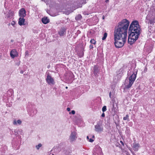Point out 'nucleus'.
I'll use <instances>...</instances> for the list:
<instances>
[{
	"mask_svg": "<svg viewBox=\"0 0 155 155\" xmlns=\"http://www.w3.org/2000/svg\"><path fill=\"white\" fill-rule=\"evenodd\" d=\"M85 14V15H88V14Z\"/></svg>",
	"mask_w": 155,
	"mask_h": 155,
	"instance_id": "nucleus-42",
	"label": "nucleus"
},
{
	"mask_svg": "<svg viewBox=\"0 0 155 155\" xmlns=\"http://www.w3.org/2000/svg\"><path fill=\"white\" fill-rule=\"evenodd\" d=\"M107 36V33L106 32L104 34V36L102 38V40H104L106 38Z\"/></svg>",
	"mask_w": 155,
	"mask_h": 155,
	"instance_id": "nucleus-20",
	"label": "nucleus"
},
{
	"mask_svg": "<svg viewBox=\"0 0 155 155\" xmlns=\"http://www.w3.org/2000/svg\"><path fill=\"white\" fill-rule=\"evenodd\" d=\"M25 54H28V51H26V52H25Z\"/></svg>",
	"mask_w": 155,
	"mask_h": 155,
	"instance_id": "nucleus-40",
	"label": "nucleus"
},
{
	"mask_svg": "<svg viewBox=\"0 0 155 155\" xmlns=\"http://www.w3.org/2000/svg\"><path fill=\"white\" fill-rule=\"evenodd\" d=\"M109 2V0H106L105 2L106 3L108 2Z\"/></svg>",
	"mask_w": 155,
	"mask_h": 155,
	"instance_id": "nucleus-34",
	"label": "nucleus"
},
{
	"mask_svg": "<svg viewBox=\"0 0 155 155\" xmlns=\"http://www.w3.org/2000/svg\"><path fill=\"white\" fill-rule=\"evenodd\" d=\"M67 110L68 111H70L71 110L70 108L69 107L67 108Z\"/></svg>",
	"mask_w": 155,
	"mask_h": 155,
	"instance_id": "nucleus-31",
	"label": "nucleus"
},
{
	"mask_svg": "<svg viewBox=\"0 0 155 155\" xmlns=\"http://www.w3.org/2000/svg\"><path fill=\"white\" fill-rule=\"evenodd\" d=\"M25 22V19L24 18L20 17L19 19V21L18 22V24L20 25H24V23Z\"/></svg>",
	"mask_w": 155,
	"mask_h": 155,
	"instance_id": "nucleus-10",
	"label": "nucleus"
},
{
	"mask_svg": "<svg viewBox=\"0 0 155 155\" xmlns=\"http://www.w3.org/2000/svg\"><path fill=\"white\" fill-rule=\"evenodd\" d=\"M66 88H67H67H68V87H66Z\"/></svg>",
	"mask_w": 155,
	"mask_h": 155,
	"instance_id": "nucleus-43",
	"label": "nucleus"
},
{
	"mask_svg": "<svg viewBox=\"0 0 155 155\" xmlns=\"http://www.w3.org/2000/svg\"><path fill=\"white\" fill-rule=\"evenodd\" d=\"M120 143H121V144L123 145H124V143H123V142H122V141H120Z\"/></svg>",
	"mask_w": 155,
	"mask_h": 155,
	"instance_id": "nucleus-35",
	"label": "nucleus"
},
{
	"mask_svg": "<svg viewBox=\"0 0 155 155\" xmlns=\"http://www.w3.org/2000/svg\"><path fill=\"white\" fill-rule=\"evenodd\" d=\"M139 147V144L138 143H134L133 144V148L135 151H137Z\"/></svg>",
	"mask_w": 155,
	"mask_h": 155,
	"instance_id": "nucleus-15",
	"label": "nucleus"
},
{
	"mask_svg": "<svg viewBox=\"0 0 155 155\" xmlns=\"http://www.w3.org/2000/svg\"><path fill=\"white\" fill-rule=\"evenodd\" d=\"M92 137H93V138L94 137V135H93Z\"/></svg>",
	"mask_w": 155,
	"mask_h": 155,
	"instance_id": "nucleus-41",
	"label": "nucleus"
},
{
	"mask_svg": "<svg viewBox=\"0 0 155 155\" xmlns=\"http://www.w3.org/2000/svg\"><path fill=\"white\" fill-rule=\"evenodd\" d=\"M69 113H71L73 114H74L75 113V111L74 110H72L71 111V112H70Z\"/></svg>",
	"mask_w": 155,
	"mask_h": 155,
	"instance_id": "nucleus-26",
	"label": "nucleus"
},
{
	"mask_svg": "<svg viewBox=\"0 0 155 155\" xmlns=\"http://www.w3.org/2000/svg\"><path fill=\"white\" fill-rule=\"evenodd\" d=\"M155 17L151 19L150 20V24H152V23H155Z\"/></svg>",
	"mask_w": 155,
	"mask_h": 155,
	"instance_id": "nucleus-19",
	"label": "nucleus"
},
{
	"mask_svg": "<svg viewBox=\"0 0 155 155\" xmlns=\"http://www.w3.org/2000/svg\"><path fill=\"white\" fill-rule=\"evenodd\" d=\"M90 48H93V46L92 45H90Z\"/></svg>",
	"mask_w": 155,
	"mask_h": 155,
	"instance_id": "nucleus-33",
	"label": "nucleus"
},
{
	"mask_svg": "<svg viewBox=\"0 0 155 155\" xmlns=\"http://www.w3.org/2000/svg\"><path fill=\"white\" fill-rule=\"evenodd\" d=\"M140 28L137 21H132L130 25L129 31H130L128 39V42L131 45L138 39L140 34Z\"/></svg>",
	"mask_w": 155,
	"mask_h": 155,
	"instance_id": "nucleus-2",
	"label": "nucleus"
},
{
	"mask_svg": "<svg viewBox=\"0 0 155 155\" xmlns=\"http://www.w3.org/2000/svg\"><path fill=\"white\" fill-rule=\"evenodd\" d=\"M99 70L97 66H94L93 72L95 75L96 76L97 75Z\"/></svg>",
	"mask_w": 155,
	"mask_h": 155,
	"instance_id": "nucleus-11",
	"label": "nucleus"
},
{
	"mask_svg": "<svg viewBox=\"0 0 155 155\" xmlns=\"http://www.w3.org/2000/svg\"><path fill=\"white\" fill-rule=\"evenodd\" d=\"M10 55L12 58H14L15 57H17L18 56V53L16 50L13 49L10 52Z\"/></svg>",
	"mask_w": 155,
	"mask_h": 155,
	"instance_id": "nucleus-9",
	"label": "nucleus"
},
{
	"mask_svg": "<svg viewBox=\"0 0 155 155\" xmlns=\"http://www.w3.org/2000/svg\"><path fill=\"white\" fill-rule=\"evenodd\" d=\"M124 71V69L123 68L120 69L119 71H117L118 74H122Z\"/></svg>",
	"mask_w": 155,
	"mask_h": 155,
	"instance_id": "nucleus-17",
	"label": "nucleus"
},
{
	"mask_svg": "<svg viewBox=\"0 0 155 155\" xmlns=\"http://www.w3.org/2000/svg\"><path fill=\"white\" fill-rule=\"evenodd\" d=\"M13 41H14V40H11V42H13Z\"/></svg>",
	"mask_w": 155,
	"mask_h": 155,
	"instance_id": "nucleus-37",
	"label": "nucleus"
},
{
	"mask_svg": "<svg viewBox=\"0 0 155 155\" xmlns=\"http://www.w3.org/2000/svg\"><path fill=\"white\" fill-rule=\"evenodd\" d=\"M77 134L75 131H72L69 136V140L71 142L74 141L77 138Z\"/></svg>",
	"mask_w": 155,
	"mask_h": 155,
	"instance_id": "nucleus-5",
	"label": "nucleus"
},
{
	"mask_svg": "<svg viewBox=\"0 0 155 155\" xmlns=\"http://www.w3.org/2000/svg\"><path fill=\"white\" fill-rule=\"evenodd\" d=\"M22 121L20 120H17L16 119H14L13 122V124L14 125H20Z\"/></svg>",
	"mask_w": 155,
	"mask_h": 155,
	"instance_id": "nucleus-12",
	"label": "nucleus"
},
{
	"mask_svg": "<svg viewBox=\"0 0 155 155\" xmlns=\"http://www.w3.org/2000/svg\"><path fill=\"white\" fill-rule=\"evenodd\" d=\"M14 14V12L13 11L9 10L7 14H6L5 18L8 19H11L12 18Z\"/></svg>",
	"mask_w": 155,
	"mask_h": 155,
	"instance_id": "nucleus-7",
	"label": "nucleus"
},
{
	"mask_svg": "<svg viewBox=\"0 0 155 155\" xmlns=\"http://www.w3.org/2000/svg\"><path fill=\"white\" fill-rule=\"evenodd\" d=\"M107 110V108L106 106H103V107H102V110L103 112H104V111H106Z\"/></svg>",
	"mask_w": 155,
	"mask_h": 155,
	"instance_id": "nucleus-23",
	"label": "nucleus"
},
{
	"mask_svg": "<svg viewBox=\"0 0 155 155\" xmlns=\"http://www.w3.org/2000/svg\"><path fill=\"white\" fill-rule=\"evenodd\" d=\"M15 24V22L14 21H12L11 22V25H12L14 27V25Z\"/></svg>",
	"mask_w": 155,
	"mask_h": 155,
	"instance_id": "nucleus-25",
	"label": "nucleus"
},
{
	"mask_svg": "<svg viewBox=\"0 0 155 155\" xmlns=\"http://www.w3.org/2000/svg\"><path fill=\"white\" fill-rule=\"evenodd\" d=\"M111 92H110L109 93V97L110 98H111Z\"/></svg>",
	"mask_w": 155,
	"mask_h": 155,
	"instance_id": "nucleus-32",
	"label": "nucleus"
},
{
	"mask_svg": "<svg viewBox=\"0 0 155 155\" xmlns=\"http://www.w3.org/2000/svg\"><path fill=\"white\" fill-rule=\"evenodd\" d=\"M72 11H71L70 10H65L64 12V13L66 15H69L70 14Z\"/></svg>",
	"mask_w": 155,
	"mask_h": 155,
	"instance_id": "nucleus-18",
	"label": "nucleus"
},
{
	"mask_svg": "<svg viewBox=\"0 0 155 155\" xmlns=\"http://www.w3.org/2000/svg\"><path fill=\"white\" fill-rule=\"evenodd\" d=\"M128 117H129L128 115V114H127L126 115L125 117H124L123 120H127L128 119Z\"/></svg>",
	"mask_w": 155,
	"mask_h": 155,
	"instance_id": "nucleus-24",
	"label": "nucleus"
},
{
	"mask_svg": "<svg viewBox=\"0 0 155 155\" xmlns=\"http://www.w3.org/2000/svg\"><path fill=\"white\" fill-rule=\"evenodd\" d=\"M89 141L91 142H92L94 141V140L92 139L91 138L89 139Z\"/></svg>",
	"mask_w": 155,
	"mask_h": 155,
	"instance_id": "nucleus-28",
	"label": "nucleus"
},
{
	"mask_svg": "<svg viewBox=\"0 0 155 155\" xmlns=\"http://www.w3.org/2000/svg\"><path fill=\"white\" fill-rule=\"evenodd\" d=\"M20 73L21 74H23V71H20Z\"/></svg>",
	"mask_w": 155,
	"mask_h": 155,
	"instance_id": "nucleus-36",
	"label": "nucleus"
},
{
	"mask_svg": "<svg viewBox=\"0 0 155 155\" xmlns=\"http://www.w3.org/2000/svg\"><path fill=\"white\" fill-rule=\"evenodd\" d=\"M136 77V74L133 73L129 77V79H127L125 80V84L126 88H129L131 86L135 81Z\"/></svg>",
	"mask_w": 155,
	"mask_h": 155,
	"instance_id": "nucleus-3",
	"label": "nucleus"
},
{
	"mask_svg": "<svg viewBox=\"0 0 155 155\" xmlns=\"http://www.w3.org/2000/svg\"><path fill=\"white\" fill-rule=\"evenodd\" d=\"M14 132H15V135L18 134V133L17 132V130H15Z\"/></svg>",
	"mask_w": 155,
	"mask_h": 155,
	"instance_id": "nucleus-29",
	"label": "nucleus"
},
{
	"mask_svg": "<svg viewBox=\"0 0 155 155\" xmlns=\"http://www.w3.org/2000/svg\"><path fill=\"white\" fill-rule=\"evenodd\" d=\"M42 22L44 24H46L49 22V20L47 17H44L42 18L41 20Z\"/></svg>",
	"mask_w": 155,
	"mask_h": 155,
	"instance_id": "nucleus-14",
	"label": "nucleus"
},
{
	"mask_svg": "<svg viewBox=\"0 0 155 155\" xmlns=\"http://www.w3.org/2000/svg\"><path fill=\"white\" fill-rule=\"evenodd\" d=\"M82 18V16L80 14H78L75 17V19L77 20H80Z\"/></svg>",
	"mask_w": 155,
	"mask_h": 155,
	"instance_id": "nucleus-16",
	"label": "nucleus"
},
{
	"mask_svg": "<svg viewBox=\"0 0 155 155\" xmlns=\"http://www.w3.org/2000/svg\"><path fill=\"white\" fill-rule=\"evenodd\" d=\"M129 22L126 19L119 22L114 32V45L117 48L122 47L127 40V30Z\"/></svg>",
	"mask_w": 155,
	"mask_h": 155,
	"instance_id": "nucleus-1",
	"label": "nucleus"
},
{
	"mask_svg": "<svg viewBox=\"0 0 155 155\" xmlns=\"http://www.w3.org/2000/svg\"><path fill=\"white\" fill-rule=\"evenodd\" d=\"M52 155H54V154H52Z\"/></svg>",
	"mask_w": 155,
	"mask_h": 155,
	"instance_id": "nucleus-44",
	"label": "nucleus"
},
{
	"mask_svg": "<svg viewBox=\"0 0 155 155\" xmlns=\"http://www.w3.org/2000/svg\"><path fill=\"white\" fill-rule=\"evenodd\" d=\"M87 140H89V137L88 136H87Z\"/></svg>",
	"mask_w": 155,
	"mask_h": 155,
	"instance_id": "nucleus-38",
	"label": "nucleus"
},
{
	"mask_svg": "<svg viewBox=\"0 0 155 155\" xmlns=\"http://www.w3.org/2000/svg\"><path fill=\"white\" fill-rule=\"evenodd\" d=\"M65 31L64 29H61L58 32V33L61 36H64L65 35Z\"/></svg>",
	"mask_w": 155,
	"mask_h": 155,
	"instance_id": "nucleus-13",
	"label": "nucleus"
},
{
	"mask_svg": "<svg viewBox=\"0 0 155 155\" xmlns=\"http://www.w3.org/2000/svg\"><path fill=\"white\" fill-rule=\"evenodd\" d=\"M46 80L47 83L50 85H53L55 84V81L54 79L51 76L48 74L46 78Z\"/></svg>",
	"mask_w": 155,
	"mask_h": 155,
	"instance_id": "nucleus-4",
	"label": "nucleus"
},
{
	"mask_svg": "<svg viewBox=\"0 0 155 155\" xmlns=\"http://www.w3.org/2000/svg\"><path fill=\"white\" fill-rule=\"evenodd\" d=\"M102 18H103V19H104V16H103Z\"/></svg>",
	"mask_w": 155,
	"mask_h": 155,
	"instance_id": "nucleus-39",
	"label": "nucleus"
},
{
	"mask_svg": "<svg viewBox=\"0 0 155 155\" xmlns=\"http://www.w3.org/2000/svg\"><path fill=\"white\" fill-rule=\"evenodd\" d=\"M95 130L97 132H101L103 131V127L102 125L97 124L95 126Z\"/></svg>",
	"mask_w": 155,
	"mask_h": 155,
	"instance_id": "nucleus-6",
	"label": "nucleus"
},
{
	"mask_svg": "<svg viewBox=\"0 0 155 155\" xmlns=\"http://www.w3.org/2000/svg\"><path fill=\"white\" fill-rule=\"evenodd\" d=\"M26 11L24 8H22L19 12V15L20 17L24 18L26 15Z\"/></svg>",
	"mask_w": 155,
	"mask_h": 155,
	"instance_id": "nucleus-8",
	"label": "nucleus"
},
{
	"mask_svg": "<svg viewBox=\"0 0 155 155\" xmlns=\"http://www.w3.org/2000/svg\"><path fill=\"white\" fill-rule=\"evenodd\" d=\"M129 130L128 129H127L126 130V132L129 134Z\"/></svg>",
	"mask_w": 155,
	"mask_h": 155,
	"instance_id": "nucleus-27",
	"label": "nucleus"
},
{
	"mask_svg": "<svg viewBox=\"0 0 155 155\" xmlns=\"http://www.w3.org/2000/svg\"><path fill=\"white\" fill-rule=\"evenodd\" d=\"M101 117H105V114L104 112L102 114Z\"/></svg>",
	"mask_w": 155,
	"mask_h": 155,
	"instance_id": "nucleus-30",
	"label": "nucleus"
},
{
	"mask_svg": "<svg viewBox=\"0 0 155 155\" xmlns=\"http://www.w3.org/2000/svg\"><path fill=\"white\" fill-rule=\"evenodd\" d=\"M90 42L91 44H95L96 43V41H95V40L94 39H91L90 41Z\"/></svg>",
	"mask_w": 155,
	"mask_h": 155,
	"instance_id": "nucleus-22",
	"label": "nucleus"
},
{
	"mask_svg": "<svg viewBox=\"0 0 155 155\" xmlns=\"http://www.w3.org/2000/svg\"><path fill=\"white\" fill-rule=\"evenodd\" d=\"M42 145L41 143H39L36 146V148L37 150H39L40 148L42 146Z\"/></svg>",
	"mask_w": 155,
	"mask_h": 155,
	"instance_id": "nucleus-21",
	"label": "nucleus"
}]
</instances>
